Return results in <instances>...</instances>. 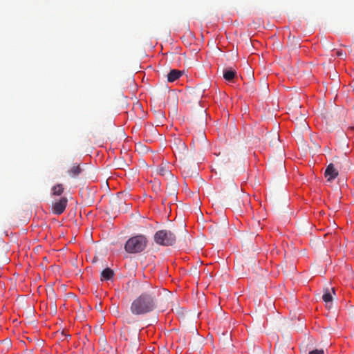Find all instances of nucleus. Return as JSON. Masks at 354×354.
Masks as SVG:
<instances>
[{"label":"nucleus","mask_w":354,"mask_h":354,"mask_svg":"<svg viewBox=\"0 0 354 354\" xmlns=\"http://www.w3.org/2000/svg\"><path fill=\"white\" fill-rule=\"evenodd\" d=\"M157 306V299L153 292L142 293L131 303L130 310L134 315H142L152 312Z\"/></svg>","instance_id":"obj_1"},{"label":"nucleus","mask_w":354,"mask_h":354,"mask_svg":"<svg viewBox=\"0 0 354 354\" xmlns=\"http://www.w3.org/2000/svg\"><path fill=\"white\" fill-rule=\"evenodd\" d=\"M147 239L144 235H137L128 239L124 245L125 250L129 253H138L145 250Z\"/></svg>","instance_id":"obj_2"},{"label":"nucleus","mask_w":354,"mask_h":354,"mask_svg":"<svg viewBox=\"0 0 354 354\" xmlns=\"http://www.w3.org/2000/svg\"><path fill=\"white\" fill-rule=\"evenodd\" d=\"M156 244L162 246H172L176 243V234L169 230H160L157 231L153 236Z\"/></svg>","instance_id":"obj_3"},{"label":"nucleus","mask_w":354,"mask_h":354,"mask_svg":"<svg viewBox=\"0 0 354 354\" xmlns=\"http://www.w3.org/2000/svg\"><path fill=\"white\" fill-rule=\"evenodd\" d=\"M67 203H68L67 198L66 197H62L59 200H58L53 203V205H52L53 212L57 215L62 214L64 212V210L67 206Z\"/></svg>","instance_id":"obj_4"},{"label":"nucleus","mask_w":354,"mask_h":354,"mask_svg":"<svg viewBox=\"0 0 354 354\" xmlns=\"http://www.w3.org/2000/svg\"><path fill=\"white\" fill-rule=\"evenodd\" d=\"M339 174L337 169L333 163L329 164L324 171V176L328 182H332Z\"/></svg>","instance_id":"obj_5"},{"label":"nucleus","mask_w":354,"mask_h":354,"mask_svg":"<svg viewBox=\"0 0 354 354\" xmlns=\"http://www.w3.org/2000/svg\"><path fill=\"white\" fill-rule=\"evenodd\" d=\"M83 171L80 165H73L68 171V174L72 178H76Z\"/></svg>","instance_id":"obj_6"},{"label":"nucleus","mask_w":354,"mask_h":354,"mask_svg":"<svg viewBox=\"0 0 354 354\" xmlns=\"http://www.w3.org/2000/svg\"><path fill=\"white\" fill-rule=\"evenodd\" d=\"M182 75H183V72L179 70H176V69L171 70L170 72L167 74V81L169 82H174L178 78H180V77Z\"/></svg>","instance_id":"obj_7"},{"label":"nucleus","mask_w":354,"mask_h":354,"mask_svg":"<svg viewBox=\"0 0 354 354\" xmlns=\"http://www.w3.org/2000/svg\"><path fill=\"white\" fill-rule=\"evenodd\" d=\"M332 293L335 294L334 288H331V291L327 288L324 290V294L322 296V299L326 303H330L333 300Z\"/></svg>","instance_id":"obj_8"},{"label":"nucleus","mask_w":354,"mask_h":354,"mask_svg":"<svg viewBox=\"0 0 354 354\" xmlns=\"http://www.w3.org/2000/svg\"><path fill=\"white\" fill-rule=\"evenodd\" d=\"M114 276L113 271L109 268H105L101 272V280H110Z\"/></svg>","instance_id":"obj_9"},{"label":"nucleus","mask_w":354,"mask_h":354,"mask_svg":"<svg viewBox=\"0 0 354 354\" xmlns=\"http://www.w3.org/2000/svg\"><path fill=\"white\" fill-rule=\"evenodd\" d=\"M236 73V71L232 68L225 69L223 71V77L226 81L230 82L234 78Z\"/></svg>","instance_id":"obj_10"},{"label":"nucleus","mask_w":354,"mask_h":354,"mask_svg":"<svg viewBox=\"0 0 354 354\" xmlns=\"http://www.w3.org/2000/svg\"><path fill=\"white\" fill-rule=\"evenodd\" d=\"M64 188L62 184H57L52 187L53 196H61L64 192Z\"/></svg>","instance_id":"obj_11"},{"label":"nucleus","mask_w":354,"mask_h":354,"mask_svg":"<svg viewBox=\"0 0 354 354\" xmlns=\"http://www.w3.org/2000/svg\"><path fill=\"white\" fill-rule=\"evenodd\" d=\"M308 354H324L323 349H315L308 353Z\"/></svg>","instance_id":"obj_12"},{"label":"nucleus","mask_w":354,"mask_h":354,"mask_svg":"<svg viewBox=\"0 0 354 354\" xmlns=\"http://www.w3.org/2000/svg\"><path fill=\"white\" fill-rule=\"evenodd\" d=\"M158 172L162 176H165L167 174H170L168 170L164 169L163 167L160 168Z\"/></svg>","instance_id":"obj_13"},{"label":"nucleus","mask_w":354,"mask_h":354,"mask_svg":"<svg viewBox=\"0 0 354 354\" xmlns=\"http://www.w3.org/2000/svg\"><path fill=\"white\" fill-rule=\"evenodd\" d=\"M302 125H303V127H304V128H306V127H308V124H307V123H306V120H303V122H302Z\"/></svg>","instance_id":"obj_14"},{"label":"nucleus","mask_w":354,"mask_h":354,"mask_svg":"<svg viewBox=\"0 0 354 354\" xmlns=\"http://www.w3.org/2000/svg\"><path fill=\"white\" fill-rule=\"evenodd\" d=\"M337 56H341L342 55V53L340 51L337 52Z\"/></svg>","instance_id":"obj_15"},{"label":"nucleus","mask_w":354,"mask_h":354,"mask_svg":"<svg viewBox=\"0 0 354 354\" xmlns=\"http://www.w3.org/2000/svg\"><path fill=\"white\" fill-rule=\"evenodd\" d=\"M274 136H275V138H276V139L279 140V135H278V134H276Z\"/></svg>","instance_id":"obj_16"},{"label":"nucleus","mask_w":354,"mask_h":354,"mask_svg":"<svg viewBox=\"0 0 354 354\" xmlns=\"http://www.w3.org/2000/svg\"><path fill=\"white\" fill-rule=\"evenodd\" d=\"M187 166H184V168H183V171H184V172H185V171H186V169H187Z\"/></svg>","instance_id":"obj_17"},{"label":"nucleus","mask_w":354,"mask_h":354,"mask_svg":"<svg viewBox=\"0 0 354 354\" xmlns=\"http://www.w3.org/2000/svg\"><path fill=\"white\" fill-rule=\"evenodd\" d=\"M351 129L352 130H354V127H351Z\"/></svg>","instance_id":"obj_18"}]
</instances>
